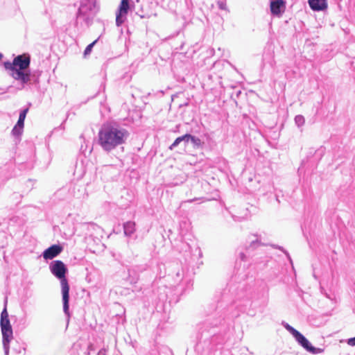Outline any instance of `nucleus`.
Segmentation results:
<instances>
[{
    "instance_id": "nucleus-1",
    "label": "nucleus",
    "mask_w": 355,
    "mask_h": 355,
    "mask_svg": "<svg viewBox=\"0 0 355 355\" xmlns=\"http://www.w3.org/2000/svg\"><path fill=\"white\" fill-rule=\"evenodd\" d=\"M236 300H232L227 292H223L216 304L211 305L207 319L198 326V345L203 349H211L223 345L227 334L235 318L245 312L248 306H254L253 301L242 298L239 293Z\"/></svg>"
},
{
    "instance_id": "nucleus-2",
    "label": "nucleus",
    "mask_w": 355,
    "mask_h": 355,
    "mask_svg": "<svg viewBox=\"0 0 355 355\" xmlns=\"http://www.w3.org/2000/svg\"><path fill=\"white\" fill-rule=\"evenodd\" d=\"M130 136V132L119 123L107 121L98 130L97 144L104 152L109 153L125 144Z\"/></svg>"
},
{
    "instance_id": "nucleus-3",
    "label": "nucleus",
    "mask_w": 355,
    "mask_h": 355,
    "mask_svg": "<svg viewBox=\"0 0 355 355\" xmlns=\"http://www.w3.org/2000/svg\"><path fill=\"white\" fill-rule=\"evenodd\" d=\"M30 64L31 56L25 53L15 56L12 62L7 60L3 63L4 68L9 71V75L21 85V88L31 83Z\"/></svg>"
},
{
    "instance_id": "nucleus-4",
    "label": "nucleus",
    "mask_w": 355,
    "mask_h": 355,
    "mask_svg": "<svg viewBox=\"0 0 355 355\" xmlns=\"http://www.w3.org/2000/svg\"><path fill=\"white\" fill-rule=\"evenodd\" d=\"M49 270L52 275L60 282L63 311L65 315L69 318L70 286L67 277L69 272L68 268L62 261L53 260L49 264Z\"/></svg>"
},
{
    "instance_id": "nucleus-5",
    "label": "nucleus",
    "mask_w": 355,
    "mask_h": 355,
    "mask_svg": "<svg viewBox=\"0 0 355 355\" xmlns=\"http://www.w3.org/2000/svg\"><path fill=\"white\" fill-rule=\"evenodd\" d=\"M96 0H80V6L76 14L73 26L78 30L79 26H83V23L79 24V20H83L85 25L88 28L92 23L94 18L98 12Z\"/></svg>"
},
{
    "instance_id": "nucleus-6",
    "label": "nucleus",
    "mask_w": 355,
    "mask_h": 355,
    "mask_svg": "<svg viewBox=\"0 0 355 355\" xmlns=\"http://www.w3.org/2000/svg\"><path fill=\"white\" fill-rule=\"evenodd\" d=\"M8 298L4 299L3 309L0 316V328L2 334V344L5 355H9L10 343L13 339V330L7 309Z\"/></svg>"
},
{
    "instance_id": "nucleus-7",
    "label": "nucleus",
    "mask_w": 355,
    "mask_h": 355,
    "mask_svg": "<svg viewBox=\"0 0 355 355\" xmlns=\"http://www.w3.org/2000/svg\"><path fill=\"white\" fill-rule=\"evenodd\" d=\"M282 325L293 336L297 343L307 352L312 354H318L324 352V349L314 347L302 333L286 322L282 321Z\"/></svg>"
},
{
    "instance_id": "nucleus-8",
    "label": "nucleus",
    "mask_w": 355,
    "mask_h": 355,
    "mask_svg": "<svg viewBox=\"0 0 355 355\" xmlns=\"http://www.w3.org/2000/svg\"><path fill=\"white\" fill-rule=\"evenodd\" d=\"M262 245L263 244L260 241L259 235H250L246 241L245 251H241L239 253L240 261L245 263L249 261L250 257H252V252Z\"/></svg>"
},
{
    "instance_id": "nucleus-9",
    "label": "nucleus",
    "mask_w": 355,
    "mask_h": 355,
    "mask_svg": "<svg viewBox=\"0 0 355 355\" xmlns=\"http://www.w3.org/2000/svg\"><path fill=\"white\" fill-rule=\"evenodd\" d=\"M130 9V3L121 1L116 13V25L119 27L126 20L127 15Z\"/></svg>"
},
{
    "instance_id": "nucleus-10",
    "label": "nucleus",
    "mask_w": 355,
    "mask_h": 355,
    "mask_svg": "<svg viewBox=\"0 0 355 355\" xmlns=\"http://www.w3.org/2000/svg\"><path fill=\"white\" fill-rule=\"evenodd\" d=\"M63 247L60 244H53L47 248L42 252V257L45 260H51L58 256L62 251Z\"/></svg>"
},
{
    "instance_id": "nucleus-11",
    "label": "nucleus",
    "mask_w": 355,
    "mask_h": 355,
    "mask_svg": "<svg viewBox=\"0 0 355 355\" xmlns=\"http://www.w3.org/2000/svg\"><path fill=\"white\" fill-rule=\"evenodd\" d=\"M285 0H270V9L272 15L279 17L285 10Z\"/></svg>"
},
{
    "instance_id": "nucleus-12",
    "label": "nucleus",
    "mask_w": 355,
    "mask_h": 355,
    "mask_svg": "<svg viewBox=\"0 0 355 355\" xmlns=\"http://www.w3.org/2000/svg\"><path fill=\"white\" fill-rule=\"evenodd\" d=\"M310 8L315 12L324 11L327 9V0H308Z\"/></svg>"
},
{
    "instance_id": "nucleus-13",
    "label": "nucleus",
    "mask_w": 355,
    "mask_h": 355,
    "mask_svg": "<svg viewBox=\"0 0 355 355\" xmlns=\"http://www.w3.org/2000/svg\"><path fill=\"white\" fill-rule=\"evenodd\" d=\"M146 269V265L135 266L128 270L130 281L132 284H136L139 279L137 272L144 271Z\"/></svg>"
},
{
    "instance_id": "nucleus-14",
    "label": "nucleus",
    "mask_w": 355,
    "mask_h": 355,
    "mask_svg": "<svg viewBox=\"0 0 355 355\" xmlns=\"http://www.w3.org/2000/svg\"><path fill=\"white\" fill-rule=\"evenodd\" d=\"M24 125L17 122L11 130V134L14 137L15 143L21 141V137L23 134Z\"/></svg>"
},
{
    "instance_id": "nucleus-15",
    "label": "nucleus",
    "mask_w": 355,
    "mask_h": 355,
    "mask_svg": "<svg viewBox=\"0 0 355 355\" xmlns=\"http://www.w3.org/2000/svg\"><path fill=\"white\" fill-rule=\"evenodd\" d=\"M185 139L188 140V144H191L193 148H202L204 146V141H202L198 137L190 133H187V136Z\"/></svg>"
},
{
    "instance_id": "nucleus-16",
    "label": "nucleus",
    "mask_w": 355,
    "mask_h": 355,
    "mask_svg": "<svg viewBox=\"0 0 355 355\" xmlns=\"http://www.w3.org/2000/svg\"><path fill=\"white\" fill-rule=\"evenodd\" d=\"M123 227L125 236L128 237L131 236L136 231V224L132 220L124 223Z\"/></svg>"
},
{
    "instance_id": "nucleus-17",
    "label": "nucleus",
    "mask_w": 355,
    "mask_h": 355,
    "mask_svg": "<svg viewBox=\"0 0 355 355\" xmlns=\"http://www.w3.org/2000/svg\"><path fill=\"white\" fill-rule=\"evenodd\" d=\"M187 136V133L180 136L177 137L174 141L171 144V145L169 146L170 150H173L177 146H178L180 144H182V146L185 148L188 146V140L186 138Z\"/></svg>"
},
{
    "instance_id": "nucleus-18",
    "label": "nucleus",
    "mask_w": 355,
    "mask_h": 355,
    "mask_svg": "<svg viewBox=\"0 0 355 355\" xmlns=\"http://www.w3.org/2000/svg\"><path fill=\"white\" fill-rule=\"evenodd\" d=\"M31 106V103H28V106L26 107L22 108L19 112V118L17 122L22 123L24 125V121L26 117V115L29 111V107Z\"/></svg>"
},
{
    "instance_id": "nucleus-19",
    "label": "nucleus",
    "mask_w": 355,
    "mask_h": 355,
    "mask_svg": "<svg viewBox=\"0 0 355 355\" xmlns=\"http://www.w3.org/2000/svg\"><path fill=\"white\" fill-rule=\"evenodd\" d=\"M272 247L275 249L280 250L282 252H283L285 255L286 256L288 260L289 261L290 263L293 267V260L290 256V254L287 250H286L282 246L278 245H272Z\"/></svg>"
},
{
    "instance_id": "nucleus-20",
    "label": "nucleus",
    "mask_w": 355,
    "mask_h": 355,
    "mask_svg": "<svg viewBox=\"0 0 355 355\" xmlns=\"http://www.w3.org/2000/svg\"><path fill=\"white\" fill-rule=\"evenodd\" d=\"M294 120H295V125L298 128H301L302 126H303L305 123V119H304V116H302L301 114H298V115L295 116Z\"/></svg>"
},
{
    "instance_id": "nucleus-21",
    "label": "nucleus",
    "mask_w": 355,
    "mask_h": 355,
    "mask_svg": "<svg viewBox=\"0 0 355 355\" xmlns=\"http://www.w3.org/2000/svg\"><path fill=\"white\" fill-rule=\"evenodd\" d=\"M97 41H98V39L95 40L94 42H92V43H90L89 44H88L86 46V48L85 49L84 52H83L84 56H87V55H89L91 53V52L92 51L93 47L96 44Z\"/></svg>"
},
{
    "instance_id": "nucleus-22",
    "label": "nucleus",
    "mask_w": 355,
    "mask_h": 355,
    "mask_svg": "<svg viewBox=\"0 0 355 355\" xmlns=\"http://www.w3.org/2000/svg\"><path fill=\"white\" fill-rule=\"evenodd\" d=\"M39 75H35V73H31V81H33V84L39 83Z\"/></svg>"
},
{
    "instance_id": "nucleus-23",
    "label": "nucleus",
    "mask_w": 355,
    "mask_h": 355,
    "mask_svg": "<svg viewBox=\"0 0 355 355\" xmlns=\"http://www.w3.org/2000/svg\"><path fill=\"white\" fill-rule=\"evenodd\" d=\"M347 343L350 346H355V336L348 338L347 340Z\"/></svg>"
},
{
    "instance_id": "nucleus-24",
    "label": "nucleus",
    "mask_w": 355,
    "mask_h": 355,
    "mask_svg": "<svg viewBox=\"0 0 355 355\" xmlns=\"http://www.w3.org/2000/svg\"><path fill=\"white\" fill-rule=\"evenodd\" d=\"M96 355H106V349L105 347L101 349Z\"/></svg>"
},
{
    "instance_id": "nucleus-25",
    "label": "nucleus",
    "mask_w": 355,
    "mask_h": 355,
    "mask_svg": "<svg viewBox=\"0 0 355 355\" xmlns=\"http://www.w3.org/2000/svg\"><path fill=\"white\" fill-rule=\"evenodd\" d=\"M232 218H233V220L234 221H239L240 222V221H241L243 219V217L236 216H234V215H232Z\"/></svg>"
},
{
    "instance_id": "nucleus-26",
    "label": "nucleus",
    "mask_w": 355,
    "mask_h": 355,
    "mask_svg": "<svg viewBox=\"0 0 355 355\" xmlns=\"http://www.w3.org/2000/svg\"><path fill=\"white\" fill-rule=\"evenodd\" d=\"M218 6H219V8L221 9V10H225V4L223 3V2H219L218 3Z\"/></svg>"
},
{
    "instance_id": "nucleus-27",
    "label": "nucleus",
    "mask_w": 355,
    "mask_h": 355,
    "mask_svg": "<svg viewBox=\"0 0 355 355\" xmlns=\"http://www.w3.org/2000/svg\"><path fill=\"white\" fill-rule=\"evenodd\" d=\"M196 251H198V252L199 257H202V252H201L200 248L199 247H197V248H196Z\"/></svg>"
},
{
    "instance_id": "nucleus-28",
    "label": "nucleus",
    "mask_w": 355,
    "mask_h": 355,
    "mask_svg": "<svg viewBox=\"0 0 355 355\" xmlns=\"http://www.w3.org/2000/svg\"><path fill=\"white\" fill-rule=\"evenodd\" d=\"M62 30L64 32V33H67L68 32V27L67 26H63V27L62 28Z\"/></svg>"
},
{
    "instance_id": "nucleus-29",
    "label": "nucleus",
    "mask_w": 355,
    "mask_h": 355,
    "mask_svg": "<svg viewBox=\"0 0 355 355\" xmlns=\"http://www.w3.org/2000/svg\"><path fill=\"white\" fill-rule=\"evenodd\" d=\"M3 55L0 52V60H2Z\"/></svg>"
},
{
    "instance_id": "nucleus-30",
    "label": "nucleus",
    "mask_w": 355,
    "mask_h": 355,
    "mask_svg": "<svg viewBox=\"0 0 355 355\" xmlns=\"http://www.w3.org/2000/svg\"><path fill=\"white\" fill-rule=\"evenodd\" d=\"M186 246H187V248L188 249H189V248H190V245H189L188 243H187V244H186Z\"/></svg>"
},
{
    "instance_id": "nucleus-31",
    "label": "nucleus",
    "mask_w": 355,
    "mask_h": 355,
    "mask_svg": "<svg viewBox=\"0 0 355 355\" xmlns=\"http://www.w3.org/2000/svg\"><path fill=\"white\" fill-rule=\"evenodd\" d=\"M141 19L144 18L145 17L144 15H139Z\"/></svg>"
},
{
    "instance_id": "nucleus-32",
    "label": "nucleus",
    "mask_w": 355,
    "mask_h": 355,
    "mask_svg": "<svg viewBox=\"0 0 355 355\" xmlns=\"http://www.w3.org/2000/svg\"><path fill=\"white\" fill-rule=\"evenodd\" d=\"M248 315H253L254 313H250V312L248 313Z\"/></svg>"
},
{
    "instance_id": "nucleus-33",
    "label": "nucleus",
    "mask_w": 355,
    "mask_h": 355,
    "mask_svg": "<svg viewBox=\"0 0 355 355\" xmlns=\"http://www.w3.org/2000/svg\"><path fill=\"white\" fill-rule=\"evenodd\" d=\"M2 89L0 88V90H1Z\"/></svg>"
}]
</instances>
